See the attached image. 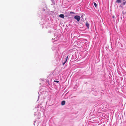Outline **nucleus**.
I'll return each instance as SVG.
<instances>
[{
	"label": "nucleus",
	"instance_id": "nucleus-6",
	"mask_svg": "<svg viewBox=\"0 0 126 126\" xmlns=\"http://www.w3.org/2000/svg\"><path fill=\"white\" fill-rule=\"evenodd\" d=\"M121 0H117L116 2L118 3H120L121 2Z\"/></svg>",
	"mask_w": 126,
	"mask_h": 126
},
{
	"label": "nucleus",
	"instance_id": "nucleus-13",
	"mask_svg": "<svg viewBox=\"0 0 126 126\" xmlns=\"http://www.w3.org/2000/svg\"><path fill=\"white\" fill-rule=\"evenodd\" d=\"M123 1H125V0H123Z\"/></svg>",
	"mask_w": 126,
	"mask_h": 126
},
{
	"label": "nucleus",
	"instance_id": "nucleus-11",
	"mask_svg": "<svg viewBox=\"0 0 126 126\" xmlns=\"http://www.w3.org/2000/svg\"><path fill=\"white\" fill-rule=\"evenodd\" d=\"M113 18H114V16H113Z\"/></svg>",
	"mask_w": 126,
	"mask_h": 126
},
{
	"label": "nucleus",
	"instance_id": "nucleus-9",
	"mask_svg": "<svg viewBox=\"0 0 126 126\" xmlns=\"http://www.w3.org/2000/svg\"><path fill=\"white\" fill-rule=\"evenodd\" d=\"M70 14H74V13L73 12H70Z\"/></svg>",
	"mask_w": 126,
	"mask_h": 126
},
{
	"label": "nucleus",
	"instance_id": "nucleus-8",
	"mask_svg": "<svg viewBox=\"0 0 126 126\" xmlns=\"http://www.w3.org/2000/svg\"><path fill=\"white\" fill-rule=\"evenodd\" d=\"M54 82H56L57 83H58L59 82V81L58 80H54Z\"/></svg>",
	"mask_w": 126,
	"mask_h": 126
},
{
	"label": "nucleus",
	"instance_id": "nucleus-1",
	"mask_svg": "<svg viewBox=\"0 0 126 126\" xmlns=\"http://www.w3.org/2000/svg\"><path fill=\"white\" fill-rule=\"evenodd\" d=\"M80 18V16H76L74 17V18L76 19L78 21H79Z\"/></svg>",
	"mask_w": 126,
	"mask_h": 126
},
{
	"label": "nucleus",
	"instance_id": "nucleus-12",
	"mask_svg": "<svg viewBox=\"0 0 126 126\" xmlns=\"http://www.w3.org/2000/svg\"><path fill=\"white\" fill-rule=\"evenodd\" d=\"M43 11H45V9H44V10H43Z\"/></svg>",
	"mask_w": 126,
	"mask_h": 126
},
{
	"label": "nucleus",
	"instance_id": "nucleus-10",
	"mask_svg": "<svg viewBox=\"0 0 126 126\" xmlns=\"http://www.w3.org/2000/svg\"><path fill=\"white\" fill-rule=\"evenodd\" d=\"M123 3L124 5L125 4V3H126V2H124Z\"/></svg>",
	"mask_w": 126,
	"mask_h": 126
},
{
	"label": "nucleus",
	"instance_id": "nucleus-2",
	"mask_svg": "<svg viewBox=\"0 0 126 126\" xmlns=\"http://www.w3.org/2000/svg\"><path fill=\"white\" fill-rule=\"evenodd\" d=\"M68 58V56H67L66 57L65 59L64 62L63 63V65H64L65 63L66 62Z\"/></svg>",
	"mask_w": 126,
	"mask_h": 126
},
{
	"label": "nucleus",
	"instance_id": "nucleus-3",
	"mask_svg": "<svg viewBox=\"0 0 126 126\" xmlns=\"http://www.w3.org/2000/svg\"><path fill=\"white\" fill-rule=\"evenodd\" d=\"M65 101H63L61 102V105H65Z\"/></svg>",
	"mask_w": 126,
	"mask_h": 126
},
{
	"label": "nucleus",
	"instance_id": "nucleus-7",
	"mask_svg": "<svg viewBox=\"0 0 126 126\" xmlns=\"http://www.w3.org/2000/svg\"><path fill=\"white\" fill-rule=\"evenodd\" d=\"M94 4L95 7L96 8L97 6V5L96 3H95L94 2Z\"/></svg>",
	"mask_w": 126,
	"mask_h": 126
},
{
	"label": "nucleus",
	"instance_id": "nucleus-4",
	"mask_svg": "<svg viewBox=\"0 0 126 126\" xmlns=\"http://www.w3.org/2000/svg\"><path fill=\"white\" fill-rule=\"evenodd\" d=\"M59 16L62 18H64V15L63 14H60Z\"/></svg>",
	"mask_w": 126,
	"mask_h": 126
},
{
	"label": "nucleus",
	"instance_id": "nucleus-5",
	"mask_svg": "<svg viewBox=\"0 0 126 126\" xmlns=\"http://www.w3.org/2000/svg\"><path fill=\"white\" fill-rule=\"evenodd\" d=\"M86 25L88 29L89 28V24L87 22H86Z\"/></svg>",
	"mask_w": 126,
	"mask_h": 126
}]
</instances>
